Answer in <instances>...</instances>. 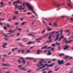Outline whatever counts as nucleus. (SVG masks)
Listing matches in <instances>:
<instances>
[{
    "label": "nucleus",
    "mask_w": 73,
    "mask_h": 73,
    "mask_svg": "<svg viewBox=\"0 0 73 73\" xmlns=\"http://www.w3.org/2000/svg\"><path fill=\"white\" fill-rule=\"evenodd\" d=\"M25 5H26L28 7L29 9H31V11L33 9V7L31 6L29 3L24 2L23 3V5L24 7H25Z\"/></svg>",
    "instance_id": "obj_1"
},
{
    "label": "nucleus",
    "mask_w": 73,
    "mask_h": 73,
    "mask_svg": "<svg viewBox=\"0 0 73 73\" xmlns=\"http://www.w3.org/2000/svg\"><path fill=\"white\" fill-rule=\"evenodd\" d=\"M48 39H49V40H47L46 42L47 43H50V42H52L53 41H52V38H51V36H49L48 37Z\"/></svg>",
    "instance_id": "obj_2"
},
{
    "label": "nucleus",
    "mask_w": 73,
    "mask_h": 73,
    "mask_svg": "<svg viewBox=\"0 0 73 73\" xmlns=\"http://www.w3.org/2000/svg\"><path fill=\"white\" fill-rule=\"evenodd\" d=\"M58 62L59 63V65H62L64 64V60H62L60 61V60H58Z\"/></svg>",
    "instance_id": "obj_3"
},
{
    "label": "nucleus",
    "mask_w": 73,
    "mask_h": 73,
    "mask_svg": "<svg viewBox=\"0 0 73 73\" xmlns=\"http://www.w3.org/2000/svg\"><path fill=\"white\" fill-rule=\"evenodd\" d=\"M21 59L23 60V61L22 62V64H23V65H25V63H26V61H25V59H24V58H23L22 57H21Z\"/></svg>",
    "instance_id": "obj_4"
},
{
    "label": "nucleus",
    "mask_w": 73,
    "mask_h": 73,
    "mask_svg": "<svg viewBox=\"0 0 73 73\" xmlns=\"http://www.w3.org/2000/svg\"><path fill=\"white\" fill-rule=\"evenodd\" d=\"M68 1L69 3L67 4L68 6L70 7L71 8H72V6H71V5H70V4L72 2H71V1H70V0H68Z\"/></svg>",
    "instance_id": "obj_5"
},
{
    "label": "nucleus",
    "mask_w": 73,
    "mask_h": 73,
    "mask_svg": "<svg viewBox=\"0 0 73 73\" xmlns=\"http://www.w3.org/2000/svg\"><path fill=\"white\" fill-rule=\"evenodd\" d=\"M17 7L19 10H21V9H22V10H24V9H25V7L21 8V7H22V6H18Z\"/></svg>",
    "instance_id": "obj_6"
},
{
    "label": "nucleus",
    "mask_w": 73,
    "mask_h": 73,
    "mask_svg": "<svg viewBox=\"0 0 73 73\" xmlns=\"http://www.w3.org/2000/svg\"><path fill=\"white\" fill-rule=\"evenodd\" d=\"M69 47H70V46H68V45H66L65 46V47L64 48H63L64 50H65L67 49H68V48H69Z\"/></svg>",
    "instance_id": "obj_7"
},
{
    "label": "nucleus",
    "mask_w": 73,
    "mask_h": 73,
    "mask_svg": "<svg viewBox=\"0 0 73 73\" xmlns=\"http://www.w3.org/2000/svg\"><path fill=\"white\" fill-rule=\"evenodd\" d=\"M54 64H55V63H54L49 65H48V64H47V67H52Z\"/></svg>",
    "instance_id": "obj_8"
},
{
    "label": "nucleus",
    "mask_w": 73,
    "mask_h": 73,
    "mask_svg": "<svg viewBox=\"0 0 73 73\" xmlns=\"http://www.w3.org/2000/svg\"><path fill=\"white\" fill-rule=\"evenodd\" d=\"M46 66L47 67H48V64H44V66H43L42 67H40L39 68V69H42V68H44L45 67V66Z\"/></svg>",
    "instance_id": "obj_9"
},
{
    "label": "nucleus",
    "mask_w": 73,
    "mask_h": 73,
    "mask_svg": "<svg viewBox=\"0 0 73 73\" xmlns=\"http://www.w3.org/2000/svg\"><path fill=\"white\" fill-rule=\"evenodd\" d=\"M54 5L56 7H57V8H58L59 7L60 5H58L57 3H54Z\"/></svg>",
    "instance_id": "obj_10"
},
{
    "label": "nucleus",
    "mask_w": 73,
    "mask_h": 73,
    "mask_svg": "<svg viewBox=\"0 0 73 73\" xmlns=\"http://www.w3.org/2000/svg\"><path fill=\"white\" fill-rule=\"evenodd\" d=\"M58 37H59V34H58L56 35V39H55V41H57V40H58Z\"/></svg>",
    "instance_id": "obj_11"
},
{
    "label": "nucleus",
    "mask_w": 73,
    "mask_h": 73,
    "mask_svg": "<svg viewBox=\"0 0 73 73\" xmlns=\"http://www.w3.org/2000/svg\"><path fill=\"white\" fill-rule=\"evenodd\" d=\"M73 41V40H71L70 41H68V40L65 41V42H66L67 44H69V43H70V42H72V41Z\"/></svg>",
    "instance_id": "obj_12"
},
{
    "label": "nucleus",
    "mask_w": 73,
    "mask_h": 73,
    "mask_svg": "<svg viewBox=\"0 0 73 73\" xmlns=\"http://www.w3.org/2000/svg\"><path fill=\"white\" fill-rule=\"evenodd\" d=\"M19 69H21V70H24V71H25L26 70V69H24V67H20Z\"/></svg>",
    "instance_id": "obj_13"
},
{
    "label": "nucleus",
    "mask_w": 73,
    "mask_h": 73,
    "mask_svg": "<svg viewBox=\"0 0 73 73\" xmlns=\"http://www.w3.org/2000/svg\"><path fill=\"white\" fill-rule=\"evenodd\" d=\"M55 32V31H54L50 33V35L49 36H51V37L53 35V34Z\"/></svg>",
    "instance_id": "obj_14"
},
{
    "label": "nucleus",
    "mask_w": 73,
    "mask_h": 73,
    "mask_svg": "<svg viewBox=\"0 0 73 73\" xmlns=\"http://www.w3.org/2000/svg\"><path fill=\"white\" fill-rule=\"evenodd\" d=\"M52 54V52H51V51H49L47 53V56H50Z\"/></svg>",
    "instance_id": "obj_15"
},
{
    "label": "nucleus",
    "mask_w": 73,
    "mask_h": 73,
    "mask_svg": "<svg viewBox=\"0 0 73 73\" xmlns=\"http://www.w3.org/2000/svg\"><path fill=\"white\" fill-rule=\"evenodd\" d=\"M39 64L40 65V66H42V65H43L44 64H42V61H40L39 63Z\"/></svg>",
    "instance_id": "obj_16"
},
{
    "label": "nucleus",
    "mask_w": 73,
    "mask_h": 73,
    "mask_svg": "<svg viewBox=\"0 0 73 73\" xmlns=\"http://www.w3.org/2000/svg\"><path fill=\"white\" fill-rule=\"evenodd\" d=\"M20 3V1L19 0H17V1L14 2L13 5H15V3H17V4H18V3Z\"/></svg>",
    "instance_id": "obj_17"
},
{
    "label": "nucleus",
    "mask_w": 73,
    "mask_h": 73,
    "mask_svg": "<svg viewBox=\"0 0 73 73\" xmlns=\"http://www.w3.org/2000/svg\"><path fill=\"white\" fill-rule=\"evenodd\" d=\"M3 66H9V64H3Z\"/></svg>",
    "instance_id": "obj_18"
},
{
    "label": "nucleus",
    "mask_w": 73,
    "mask_h": 73,
    "mask_svg": "<svg viewBox=\"0 0 73 73\" xmlns=\"http://www.w3.org/2000/svg\"><path fill=\"white\" fill-rule=\"evenodd\" d=\"M42 38H42V37H41L38 39H36L35 40H42Z\"/></svg>",
    "instance_id": "obj_19"
},
{
    "label": "nucleus",
    "mask_w": 73,
    "mask_h": 73,
    "mask_svg": "<svg viewBox=\"0 0 73 73\" xmlns=\"http://www.w3.org/2000/svg\"><path fill=\"white\" fill-rule=\"evenodd\" d=\"M71 36H72V37ZM72 37V38H73V35H71L70 36V38H68V39H70V38H71Z\"/></svg>",
    "instance_id": "obj_20"
},
{
    "label": "nucleus",
    "mask_w": 73,
    "mask_h": 73,
    "mask_svg": "<svg viewBox=\"0 0 73 73\" xmlns=\"http://www.w3.org/2000/svg\"><path fill=\"white\" fill-rule=\"evenodd\" d=\"M25 23V22H24L22 23L21 24V25H22V26H23V25H24V24Z\"/></svg>",
    "instance_id": "obj_21"
},
{
    "label": "nucleus",
    "mask_w": 73,
    "mask_h": 73,
    "mask_svg": "<svg viewBox=\"0 0 73 73\" xmlns=\"http://www.w3.org/2000/svg\"><path fill=\"white\" fill-rule=\"evenodd\" d=\"M47 45H46L44 46V47H43L42 48V49H46V47H47Z\"/></svg>",
    "instance_id": "obj_22"
},
{
    "label": "nucleus",
    "mask_w": 73,
    "mask_h": 73,
    "mask_svg": "<svg viewBox=\"0 0 73 73\" xmlns=\"http://www.w3.org/2000/svg\"><path fill=\"white\" fill-rule=\"evenodd\" d=\"M67 65H70V64L69 62H68L65 65L66 66H67Z\"/></svg>",
    "instance_id": "obj_23"
},
{
    "label": "nucleus",
    "mask_w": 73,
    "mask_h": 73,
    "mask_svg": "<svg viewBox=\"0 0 73 73\" xmlns=\"http://www.w3.org/2000/svg\"><path fill=\"white\" fill-rule=\"evenodd\" d=\"M70 31V30H66L65 31V32H66V33H69V32Z\"/></svg>",
    "instance_id": "obj_24"
},
{
    "label": "nucleus",
    "mask_w": 73,
    "mask_h": 73,
    "mask_svg": "<svg viewBox=\"0 0 73 73\" xmlns=\"http://www.w3.org/2000/svg\"><path fill=\"white\" fill-rule=\"evenodd\" d=\"M29 52H31V51L30 50H28L27 51L25 52V53L27 54V53H29Z\"/></svg>",
    "instance_id": "obj_25"
},
{
    "label": "nucleus",
    "mask_w": 73,
    "mask_h": 73,
    "mask_svg": "<svg viewBox=\"0 0 73 73\" xmlns=\"http://www.w3.org/2000/svg\"><path fill=\"white\" fill-rule=\"evenodd\" d=\"M9 33H13L14 32V31H9Z\"/></svg>",
    "instance_id": "obj_26"
},
{
    "label": "nucleus",
    "mask_w": 73,
    "mask_h": 73,
    "mask_svg": "<svg viewBox=\"0 0 73 73\" xmlns=\"http://www.w3.org/2000/svg\"><path fill=\"white\" fill-rule=\"evenodd\" d=\"M27 35L28 36H33V37H34V36L33 35H32V34L31 33L29 34H28Z\"/></svg>",
    "instance_id": "obj_27"
},
{
    "label": "nucleus",
    "mask_w": 73,
    "mask_h": 73,
    "mask_svg": "<svg viewBox=\"0 0 73 73\" xmlns=\"http://www.w3.org/2000/svg\"><path fill=\"white\" fill-rule=\"evenodd\" d=\"M69 58V56H65L64 58H65V59H66L67 58Z\"/></svg>",
    "instance_id": "obj_28"
},
{
    "label": "nucleus",
    "mask_w": 73,
    "mask_h": 73,
    "mask_svg": "<svg viewBox=\"0 0 73 73\" xmlns=\"http://www.w3.org/2000/svg\"><path fill=\"white\" fill-rule=\"evenodd\" d=\"M32 11L34 13V14H35L36 16H37V15L35 13V11L33 10H32Z\"/></svg>",
    "instance_id": "obj_29"
},
{
    "label": "nucleus",
    "mask_w": 73,
    "mask_h": 73,
    "mask_svg": "<svg viewBox=\"0 0 73 73\" xmlns=\"http://www.w3.org/2000/svg\"><path fill=\"white\" fill-rule=\"evenodd\" d=\"M14 13L16 14V15H17L18 14V13H19V12L17 11H15L14 12Z\"/></svg>",
    "instance_id": "obj_30"
},
{
    "label": "nucleus",
    "mask_w": 73,
    "mask_h": 73,
    "mask_svg": "<svg viewBox=\"0 0 73 73\" xmlns=\"http://www.w3.org/2000/svg\"><path fill=\"white\" fill-rule=\"evenodd\" d=\"M25 51V50H21V52L22 53V54H24Z\"/></svg>",
    "instance_id": "obj_31"
},
{
    "label": "nucleus",
    "mask_w": 73,
    "mask_h": 73,
    "mask_svg": "<svg viewBox=\"0 0 73 73\" xmlns=\"http://www.w3.org/2000/svg\"><path fill=\"white\" fill-rule=\"evenodd\" d=\"M48 69H49V68L44 69L42 70V71H44V70H48Z\"/></svg>",
    "instance_id": "obj_32"
},
{
    "label": "nucleus",
    "mask_w": 73,
    "mask_h": 73,
    "mask_svg": "<svg viewBox=\"0 0 73 73\" xmlns=\"http://www.w3.org/2000/svg\"><path fill=\"white\" fill-rule=\"evenodd\" d=\"M37 54H40V50H38L37 51Z\"/></svg>",
    "instance_id": "obj_33"
},
{
    "label": "nucleus",
    "mask_w": 73,
    "mask_h": 73,
    "mask_svg": "<svg viewBox=\"0 0 73 73\" xmlns=\"http://www.w3.org/2000/svg\"><path fill=\"white\" fill-rule=\"evenodd\" d=\"M54 25L55 26H57V23H55L54 24Z\"/></svg>",
    "instance_id": "obj_34"
},
{
    "label": "nucleus",
    "mask_w": 73,
    "mask_h": 73,
    "mask_svg": "<svg viewBox=\"0 0 73 73\" xmlns=\"http://www.w3.org/2000/svg\"><path fill=\"white\" fill-rule=\"evenodd\" d=\"M56 46V45L55 44H52V46L54 47L55 46Z\"/></svg>",
    "instance_id": "obj_35"
},
{
    "label": "nucleus",
    "mask_w": 73,
    "mask_h": 73,
    "mask_svg": "<svg viewBox=\"0 0 73 73\" xmlns=\"http://www.w3.org/2000/svg\"><path fill=\"white\" fill-rule=\"evenodd\" d=\"M64 54H60L59 55V56H64Z\"/></svg>",
    "instance_id": "obj_36"
},
{
    "label": "nucleus",
    "mask_w": 73,
    "mask_h": 73,
    "mask_svg": "<svg viewBox=\"0 0 73 73\" xmlns=\"http://www.w3.org/2000/svg\"><path fill=\"white\" fill-rule=\"evenodd\" d=\"M29 58V59H30V60H33V58Z\"/></svg>",
    "instance_id": "obj_37"
},
{
    "label": "nucleus",
    "mask_w": 73,
    "mask_h": 73,
    "mask_svg": "<svg viewBox=\"0 0 73 73\" xmlns=\"http://www.w3.org/2000/svg\"><path fill=\"white\" fill-rule=\"evenodd\" d=\"M29 44H31V42L29 41V42L27 44V45H29Z\"/></svg>",
    "instance_id": "obj_38"
},
{
    "label": "nucleus",
    "mask_w": 73,
    "mask_h": 73,
    "mask_svg": "<svg viewBox=\"0 0 73 73\" xmlns=\"http://www.w3.org/2000/svg\"><path fill=\"white\" fill-rule=\"evenodd\" d=\"M56 43L57 45H60V43H58L57 42H56Z\"/></svg>",
    "instance_id": "obj_39"
},
{
    "label": "nucleus",
    "mask_w": 73,
    "mask_h": 73,
    "mask_svg": "<svg viewBox=\"0 0 73 73\" xmlns=\"http://www.w3.org/2000/svg\"><path fill=\"white\" fill-rule=\"evenodd\" d=\"M3 29H5V30H6L7 29V27H3Z\"/></svg>",
    "instance_id": "obj_40"
},
{
    "label": "nucleus",
    "mask_w": 73,
    "mask_h": 73,
    "mask_svg": "<svg viewBox=\"0 0 73 73\" xmlns=\"http://www.w3.org/2000/svg\"><path fill=\"white\" fill-rule=\"evenodd\" d=\"M60 69V67H59L58 68L54 70V71H57L58 69Z\"/></svg>",
    "instance_id": "obj_41"
},
{
    "label": "nucleus",
    "mask_w": 73,
    "mask_h": 73,
    "mask_svg": "<svg viewBox=\"0 0 73 73\" xmlns=\"http://www.w3.org/2000/svg\"><path fill=\"white\" fill-rule=\"evenodd\" d=\"M27 14V15H31V14H32V13H30V12H29V13H28Z\"/></svg>",
    "instance_id": "obj_42"
},
{
    "label": "nucleus",
    "mask_w": 73,
    "mask_h": 73,
    "mask_svg": "<svg viewBox=\"0 0 73 73\" xmlns=\"http://www.w3.org/2000/svg\"><path fill=\"white\" fill-rule=\"evenodd\" d=\"M60 48H61V46H59L58 47V50H60Z\"/></svg>",
    "instance_id": "obj_43"
},
{
    "label": "nucleus",
    "mask_w": 73,
    "mask_h": 73,
    "mask_svg": "<svg viewBox=\"0 0 73 73\" xmlns=\"http://www.w3.org/2000/svg\"><path fill=\"white\" fill-rule=\"evenodd\" d=\"M0 4L2 5H4V3H3L2 2H1Z\"/></svg>",
    "instance_id": "obj_44"
},
{
    "label": "nucleus",
    "mask_w": 73,
    "mask_h": 73,
    "mask_svg": "<svg viewBox=\"0 0 73 73\" xmlns=\"http://www.w3.org/2000/svg\"><path fill=\"white\" fill-rule=\"evenodd\" d=\"M45 29H44V30L42 31L41 33H44V32H45Z\"/></svg>",
    "instance_id": "obj_45"
},
{
    "label": "nucleus",
    "mask_w": 73,
    "mask_h": 73,
    "mask_svg": "<svg viewBox=\"0 0 73 73\" xmlns=\"http://www.w3.org/2000/svg\"><path fill=\"white\" fill-rule=\"evenodd\" d=\"M2 46L4 48H6V46H5L4 45H2Z\"/></svg>",
    "instance_id": "obj_46"
},
{
    "label": "nucleus",
    "mask_w": 73,
    "mask_h": 73,
    "mask_svg": "<svg viewBox=\"0 0 73 73\" xmlns=\"http://www.w3.org/2000/svg\"><path fill=\"white\" fill-rule=\"evenodd\" d=\"M59 32H60V31H58V32L56 33L55 34V35H57L58 34V33H59Z\"/></svg>",
    "instance_id": "obj_47"
},
{
    "label": "nucleus",
    "mask_w": 73,
    "mask_h": 73,
    "mask_svg": "<svg viewBox=\"0 0 73 73\" xmlns=\"http://www.w3.org/2000/svg\"><path fill=\"white\" fill-rule=\"evenodd\" d=\"M31 44H35V42H31Z\"/></svg>",
    "instance_id": "obj_48"
},
{
    "label": "nucleus",
    "mask_w": 73,
    "mask_h": 73,
    "mask_svg": "<svg viewBox=\"0 0 73 73\" xmlns=\"http://www.w3.org/2000/svg\"><path fill=\"white\" fill-rule=\"evenodd\" d=\"M60 38H64V36H63V35L61 36V37Z\"/></svg>",
    "instance_id": "obj_49"
},
{
    "label": "nucleus",
    "mask_w": 73,
    "mask_h": 73,
    "mask_svg": "<svg viewBox=\"0 0 73 73\" xmlns=\"http://www.w3.org/2000/svg\"><path fill=\"white\" fill-rule=\"evenodd\" d=\"M70 21H71V22H72V21H73V18H71L70 19Z\"/></svg>",
    "instance_id": "obj_50"
},
{
    "label": "nucleus",
    "mask_w": 73,
    "mask_h": 73,
    "mask_svg": "<svg viewBox=\"0 0 73 73\" xmlns=\"http://www.w3.org/2000/svg\"><path fill=\"white\" fill-rule=\"evenodd\" d=\"M21 52V50H18V52L19 53H20V52Z\"/></svg>",
    "instance_id": "obj_51"
},
{
    "label": "nucleus",
    "mask_w": 73,
    "mask_h": 73,
    "mask_svg": "<svg viewBox=\"0 0 73 73\" xmlns=\"http://www.w3.org/2000/svg\"><path fill=\"white\" fill-rule=\"evenodd\" d=\"M61 38H60L59 39H58V41L59 42L61 40Z\"/></svg>",
    "instance_id": "obj_52"
},
{
    "label": "nucleus",
    "mask_w": 73,
    "mask_h": 73,
    "mask_svg": "<svg viewBox=\"0 0 73 73\" xmlns=\"http://www.w3.org/2000/svg\"><path fill=\"white\" fill-rule=\"evenodd\" d=\"M51 30V29L50 28H49L47 30V31H50Z\"/></svg>",
    "instance_id": "obj_53"
},
{
    "label": "nucleus",
    "mask_w": 73,
    "mask_h": 73,
    "mask_svg": "<svg viewBox=\"0 0 73 73\" xmlns=\"http://www.w3.org/2000/svg\"><path fill=\"white\" fill-rule=\"evenodd\" d=\"M19 24V22L17 23H15V25H18V24Z\"/></svg>",
    "instance_id": "obj_54"
},
{
    "label": "nucleus",
    "mask_w": 73,
    "mask_h": 73,
    "mask_svg": "<svg viewBox=\"0 0 73 73\" xmlns=\"http://www.w3.org/2000/svg\"><path fill=\"white\" fill-rule=\"evenodd\" d=\"M7 26L9 27H9H10V26H9V24H7Z\"/></svg>",
    "instance_id": "obj_55"
},
{
    "label": "nucleus",
    "mask_w": 73,
    "mask_h": 73,
    "mask_svg": "<svg viewBox=\"0 0 73 73\" xmlns=\"http://www.w3.org/2000/svg\"><path fill=\"white\" fill-rule=\"evenodd\" d=\"M15 19H16V16H14L13 18V20H15Z\"/></svg>",
    "instance_id": "obj_56"
},
{
    "label": "nucleus",
    "mask_w": 73,
    "mask_h": 73,
    "mask_svg": "<svg viewBox=\"0 0 73 73\" xmlns=\"http://www.w3.org/2000/svg\"><path fill=\"white\" fill-rule=\"evenodd\" d=\"M18 62L19 64H20V63H21V61H20V60H18Z\"/></svg>",
    "instance_id": "obj_57"
},
{
    "label": "nucleus",
    "mask_w": 73,
    "mask_h": 73,
    "mask_svg": "<svg viewBox=\"0 0 73 73\" xmlns=\"http://www.w3.org/2000/svg\"><path fill=\"white\" fill-rule=\"evenodd\" d=\"M14 35L15 34L11 35L9 36H11V37H13V36H14Z\"/></svg>",
    "instance_id": "obj_58"
},
{
    "label": "nucleus",
    "mask_w": 73,
    "mask_h": 73,
    "mask_svg": "<svg viewBox=\"0 0 73 73\" xmlns=\"http://www.w3.org/2000/svg\"><path fill=\"white\" fill-rule=\"evenodd\" d=\"M18 31H21L22 30H21V29L19 28V29H18Z\"/></svg>",
    "instance_id": "obj_59"
},
{
    "label": "nucleus",
    "mask_w": 73,
    "mask_h": 73,
    "mask_svg": "<svg viewBox=\"0 0 73 73\" xmlns=\"http://www.w3.org/2000/svg\"><path fill=\"white\" fill-rule=\"evenodd\" d=\"M45 37H46L45 36V35H44L42 37V38H45Z\"/></svg>",
    "instance_id": "obj_60"
},
{
    "label": "nucleus",
    "mask_w": 73,
    "mask_h": 73,
    "mask_svg": "<svg viewBox=\"0 0 73 73\" xmlns=\"http://www.w3.org/2000/svg\"><path fill=\"white\" fill-rule=\"evenodd\" d=\"M11 21V19H10L8 20V22H9V21Z\"/></svg>",
    "instance_id": "obj_61"
},
{
    "label": "nucleus",
    "mask_w": 73,
    "mask_h": 73,
    "mask_svg": "<svg viewBox=\"0 0 73 73\" xmlns=\"http://www.w3.org/2000/svg\"><path fill=\"white\" fill-rule=\"evenodd\" d=\"M49 35V34H46V35H45V36H46L47 37V36H48Z\"/></svg>",
    "instance_id": "obj_62"
},
{
    "label": "nucleus",
    "mask_w": 73,
    "mask_h": 73,
    "mask_svg": "<svg viewBox=\"0 0 73 73\" xmlns=\"http://www.w3.org/2000/svg\"><path fill=\"white\" fill-rule=\"evenodd\" d=\"M54 48H52V49H51V50H54Z\"/></svg>",
    "instance_id": "obj_63"
},
{
    "label": "nucleus",
    "mask_w": 73,
    "mask_h": 73,
    "mask_svg": "<svg viewBox=\"0 0 73 73\" xmlns=\"http://www.w3.org/2000/svg\"><path fill=\"white\" fill-rule=\"evenodd\" d=\"M3 56H4V57H6V56H7V55H6V54H5L4 55H3Z\"/></svg>",
    "instance_id": "obj_64"
}]
</instances>
